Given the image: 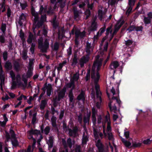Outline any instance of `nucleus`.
Returning a JSON list of instances; mask_svg holds the SVG:
<instances>
[{"instance_id":"nucleus-1","label":"nucleus","mask_w":152,"mask_h":152,"mask_svg":"<svg viewBox=\"0 0 152 152\" xmlns=\"http://www.w3.org/2000/svg\"><path fill=\"white\" fill-rule=\"evenodd\" d=\"M28 138L29 139H32L33 140V144L32 146V147L31 146L29 145L27 150H25L23 152H32L33 149L35 147V144L36 143V140L33 137L32 135H34L36 136V135L39 136L41 140L42 138V137L41 134H40L39 131L37 130H31L28 132Z\"/></svg>"},{"instance_id":"nucleus-2","label":"nucleus","mask_w":152,"mask_h":152,"mask_svg":"<svg viewBox=\"0 0 152 152\" xmlns=\"http://www.w3.org/2000/svg\"><path fill=\"white\" fill-rule=\"evenodd\" d=\"M108 98L109 100V107L111 111L115 113L117 111V107L115 105L116 102L117 103L119 106L121 103L118 96H108Z\"/></svg>"},{"instance_id":"nucleus-3","label":"nucleus","mask_w":152,"mask_h":152,"mask_svg":"<svg viewBox=\"0 0 152 152\" xmlns=\"http://www.w3.org/2000/svg\"><path fill=\"white\" fill-rule=\"evenodd\" d=\"M38 48L43 53L47 52V50L49 48V40L46 39L43 43L42 39H38Z\"/></svg>"},{"instance_id":"nucleus-4","label":"nucleus","mask_w":152,"mask_h":152,"mask_svg":"<svg viewBox=\"0 0 152 152\" xmlns=\"http://www.w3.org/2000/svg\"><path fill=\"white\" fill-rule=\"evenodd\" d=\"M105 122H107V132L108 135V139L110 140L113 141L114 137L112 133L111 132L112 129L110 126L111 121L109 113L107 114L105 117Z\"/></svg>"},{"instance_id":"nucleus-5","label":"nucleus","mask_w":152,"mask_h":152,"mask_svg":"<svg viewBox=\"0 0 152 152\" xmlns=\"http://www.w3.org/2000/svg\"><path fill=\"white\" fill-rule=\"evenodd\" d=\"M92 121L93 124V126L95 127V129L97 131L96 129V116L97 117V123L99 124L101 123L102 121V118L101 115H97V110L95 108H93L92 109Z\"/></svg>"},{"instance_id":"nucleus-6","label":"nucleus","mask_w":152,"mask_h":152,"mask_svg":"<svg viewBox=\"0 0 152 152\" xmlns=\"http://www.w3.org/2000/svg\"><path fill=\"white\" fill-rule=\"evenodd\" d=\"M42 92L40 95H44L46 91V95H51L53 94V89L52 85L50 83L47 84L46 83L44 85L43 87L42 88Z\"/></svg>"},{"instance_id":"nucleus-7","label":"nucleus","mask_w":152,"mask_h":152,"mask_svg":"<svg viewBox=\"0 0 152 152\" xmlns=\"http://www.w3.org/2000/svg\"><path fill=\"white\" fill-rule=\"evenodd\" d=\"M94 134L95 138L96 140V145L98 148L99 152H103V146L99 140H97L98 136V132L95 129V128L93 126Z\"/></svg>"},{"instance_id":"nucleus-8","label":"nucleus","mask_w":152,"mask_h":152,"mask_svg":"<svg viewBox=\"0 0 152 152\" xmlns=\"http://www.w3.org/2000/svg\"><path fill=\"white\" fill-rule=\"evenodd\" d=\"M99 79H98L93 80L95 86L96 94H95L94 91L93 90H92L91 95H102V93L100 90V86L98 84Z\"/></svg>"},{"instance_id":"nucleus-9","label":"nucleus","mask_w":152,"mask_h":152,"mask_svg":"<svg viewBox=\"0 0 152 152\" xmlns=\"http://www.w3.org/2000/svg\"><path fill=\"white\" fill-rule=\"evenodd\" d=\"M62 142L64 146L65 150V152H68L67 148L68 146L71 149V148L73 145H74L75 142L74 141H72L71 139L70 138L68 139L67 142H66L64 139H62Z\"/></svg>"},{"instance_id":"nucleus-10","label":"nucleus","mask_w":152,"mask_h":152,"mask_svg":"<svg viewBox=\"0 0 152 152\" xmlns=\"http://www.w3.org/2000/svg\"><path fill=\"white\" fill-rule=\"evenodd\" d=\"M92 98H94L93 100L94 101L96 107L99 108L101 105L102 101L101 96H92Z\"/></svg>"},{"instance_id":"nucleus-11","label":"nucleus","mask_w":152,"mask_h":152,"mask_svg":"<svg viewBox=\"0 0 152 152\" xmlns=\"http://www.w3.org/2000/svg\"><path fill=\"white\" fill-rule=\"evenodd\" d=\"M90 57L88 56H83L79 60V63L81 68L84 66V64L88 62L89 60Z\"/></svg>"},{"instance_id":"nucleus-12","label":"nucleus","mask_w":152,"mask_h":152,"mask_svg":"<svg viewBox=\"0 0 152 152\" xmlns=\"http://www.w3.org/2000/svg\"><path fill=\"white\" fill-rule=\"evenodd\" d=\"M136 0H129V7L126 10V12L128 14L130 13L132 11L133 7L134 6Z\"/></svg>"},{"instance_id":"nucleus-13","label":"nucleus","mask_w":152,"mask_h":152,"mask_svg":"<svg viewBox=\"0 0 152 152\" xmlns=\"http://www.w3.org/2000/svg\"><path fill=\"white\" fill-rule=\"evenodd\" d=\"M97 23L95 21H93L91 24V26L88 28V31L93 32L97 30Z\"/></svg>"},{"instance_id":"nucleus-14","label":"nucleus","mask_w":152,"mask_h":152,"mask_svg":"<svg viewBox=\"0 0 152 152\" xmlns=\"http://www.w3.org/2000/svg\"><path fill=\"white\" fill-rule=\"evenodd\" d=\"M96 67L95 66V64H93L91 71V77L93 80H95L96 78Z\"/></svg>"},{"instance_id":"nucleus-15","label":"nucleus","mask_w":152,"mask_h":152,"mask_svg":"<svg viewBox=\"0 0 152 152\" xmlns=\"http://www.w3.org/2000/svg\"><path fill=\"white\" fill-rule=\"evenodd\" d=\"M97 65L96 71V79H100V75L99 72V71L100 70V68L102 65L101 62L99 61L97 62Z\"/></svg>"},{"instance_id":"nucleus-16","label":"nucleus","mask_w":152,"mask_h":152,"mask_svg":"<svg viewBox=\"0 0 152 152\" xmlns=\"http://www.w3.org/2000/svg\"><path fill=\"white\" fill-rule=\"evenodd\" d=\"M85 31L81 32L80 30H77L75 31V34L77 38L80 37L81 38H83L85 37Z\"/></svg>"},{"instance_id":"nucleus-17","label":"nucleus","mask_w":152,"mask_h":152,"mask_svg":"<svg viewBox=\"0 0 152 152\" xmlns=\"http://www.w3.org/2000/svg\"><path fill=\"white\" fill-rule=\"evenodd\" d=\"M121 140L124 143L125 146L127 147H129L131 146V143L132 142V140L131 138L129 139V141H127L126 140L124 139L123 138L121 137Z\"/></svg>"},{"instance_id":"nucleus-18","label":"nucleus","mask_w":152,"mask_h":152,"mask_svg":"<svg viewBox=\"0 0 152 152\" xmlns=\"http://www.w3.org/2000/svg\"><path fill=\"white\" fill-rule=\"evenodd\" d=\"M77 127H75L73 129V130L69 129V134L70 136L75 137L77 136Z\"/></svg>"},{"instance_id":"nucleus-19","label":"nucleus","mask_w":152,"mask_h":152,"mask_svg":"<svg viewBox=\"0 0 152 152\" xmlns=\"http://www.w3.org/2000/svg\"><path fill=\"white\" fill-rule=\"evenodd\" d=\"M13 64L14 69L16 72H18L20 68L19 62L17 61H15L13 62Z\"/></svg>"},{"instance_id":"nucleus-20","label":"nucleus","mask_w":152,"mask_h":152,"mask_svg":"<svg viewBox=\"0 0 152 152\" xmlns=\"http://www.w3.org/2000/svg\"><path fill=\"white\" fill-rule=\"evenodd\" d=\"M10 132L12 134V138L11 140L13 146H16L18 145V143L16 139L15 138V136L13 135L14 132L12 130L10 131Z\"/></svg>"},{"instance_id":"nucleus-21","label":"nucleus","mask_w":152,"mask_h":152,"mask_svg":"<svg viewBox=\"0 0 152 152\" xmlns=\"http://www.w3.org/2000/svg\"><path fill=\"white\" fill-rule=\"evenodd\" d=\"M26 19V16L25 15L22 13L19 18V21H18V23L20 25H22L23 24V22Z\"/></svg>"},{"instance_id":"nucleus-22","label":"nucleus","mask_w":152,"mask_h":152,"mask_svg":"<svg viewBox=\"0 0 152 152\" xmlns=\"http://www.w3.org/2000/svg\"><path fill=\"white\" fill-rule=\"evenodd\" d=\"M113 119L114 121H117V122L115 123V124H120L121 122V118L118 117L116 114H114L113 116Z\"/></svg>"},{"instance_id":"nucleus-23","label":"nucleus","mask_w":152,"mask_h":152,"mask_svg":"<svg viewBox=\"0 0 152 152\" xmlns=\"http://www.w3.org/2000/svg\"><path fill=\"white\" fill-rule=\"evenodd\" d=\"M56 16H55L53 18L52 23V24L53 27L55 29H56L58 26L59 23L56 20Z\"/></svg>"},{"instance_id":"nucleus-24","label":"nucleus","mask_w":152,"mask_h":152,"mask_svg":"<svg viewBox=\"0 0 152 152\" xmlns=\"http://www.w3.org/2000/svg\"><path fill=\"white\" fill-rule=\"evenodd\" d=\"M110 68L111 69L113 70L114 68H117L119 66L118 62L116 61H113L110 65Z\"/></svg>"},{"instance_id":"nucleus-25","label":"nucleus","mask_w":152,"mask_h":152,"mask_svg":"<svg viewBox=\"0 0 152 152\" xmlns=\"http://www.w3.org/2000/svg\"><path fill=\"white\" fill-rule=\"evenodd\" d=\"M78 58L77 55L76 54H74L73 58L72 59V62L71 64V66H76L78 63Z\"/></svg>"},{"instance_id":"nucleus-26","label":"nucleus","mask_w":152,"mask_h":152,"mask_svg":"<svg viewBox=\"0 0 152 152\" xmlns=\"http://www.w3.org/2000/svg\"><path fill=\"white\" fill-rule=\"evenodd\" d=\"M34 39V36L33 34L31 32H29L28 38L27 41L28 44L32 43L33 40Z\"/></svg>"},{"instance_id":"nucleus-27","label":"nucleus","mask_w":152,"mask_h":152,"mask_svg":"<svg viewBox=\"0 0 152 152\" xmlns=\"http://www.w3.org/2000/svg\"><path fill=\"white\" fill-rule=\"evenodd\" d=\"M53 138L50 137H49L48 140L47 141V143L48 145L49 149L52 148L53 146Z\"/></svg>"},{"instance_id":"nucleus-28","label":"nucleus","mask_w":152,"mask_h":152,"mask_svg":"<svg viewBox=\"0 0 152 152\" xmlns=\"http://www.w3.org/2000/svg\"><path fill=\"white\" fill-rule=\"evenodd\" d=\"M119 30V29H118L117 27H116L115 26V29L113 33L112 32V33H111V35L110 36V39H109V41L110 42L111 41V40H112L113 38V37L114 35L116 34V33Z\"/></svg>"},{"instance_id":"nucleus-29","label":"nucleus","mask_w":152,"mask_h":152,"mask_svg":"<svg viewBox=\"0 0 152 152\" xmlns=\"http://www.w3.org/2000/svg\"><path fill=\"white\" fill-rule=\"evenodd\" d=\"M119 84H118L116 88V91L114 89L113 87L111 89L110 91L112 93L113 95H115V94H118V95H119Z\"/></svg>"},{"instance_id":"nucleus-30","label":"nucleus","mask_w":152,"mask_h":152,"mask_svg":"<svg viewBox=\"0 0 152 152\" xmlns=\"http://www.w3.org/2000/svg\"><path fill=\"white\" fill-rule=\"evenodd\" d=\"M15 78L17 80V83H18L19 85L24 86V85L23 83L21 82V77L19 74H17Z\"/></svg>"},{"instance_id":"nucleus-31","label":"nucleus","mask_w":152,"mask_h":152,"mask_svg":"<svg viewBox=\"0 0 152 152\" xmlns=\"http://www.w3.org/2000/svg\"><path fill=\"white\" fill-rule=\"evenodd\" d=\"M90 0H85V1L87 4L88 9H89L90 10H92L94 7V4L93 3L90 4Z\"/></svg>"},{"instance_id":"nucleus-32","label":"nucleus","mask_w":152,"mask_h":152,"mask_svg":"<svg viewBox=\"0 0 152 152\" xmlns=\"http://www.w3.org/2000/svg\"><path fill=\"white\" fill-rule=\"evenodd\" d=\"M4 67L7 70H10L12 69V65L10 62L7 61L5 64Z\"/></svg>"},{"instance_id":"nucleus-33","label":"nucleus","mask_w":152,"mask_h":152,"mask_svg":"<svg viewBox=\"0 0 152 152\" xmlns=\"http://www.w3.org/2000/svg\"><path fill=\"white\" fill-rule=\"evenodd\" d=\"M143 22L145 25H146L147 24H151V20L149 17H144Z\"/></svg>"},{"instance_id":"nucleus-34","label":"nucleus","mask_w":152,"mask_h":152,"mask_svg":"<svg viewBox=\"0 0 152 152\" xmlns=\"http://www.w3.org/2000/svg\"><path fill=\"white\" fill-rule=\"evenodd\" d=\"M88 137L87 136L85 135L84 134H83L82 140V144L83 145H85L86 143L88 141Z\"/></svg>"},{"instance_id":"nucleus-35","label":"nucleus","mask_w":152,"mask_h":152,"mask_svg":"<svg viewBox=\"0 0 152 152\" xmlns=\"http://www.w3.org/2000/svg\"><path fill=\"white\" fill-rule=\"evenodd\" d=\"M124 21L123 20L121 22V20H118L117 22V24L115 26L117 27L118 29H119L121 27L122 25L124 23Z\"/></svg>"},{"instance_id":"nucleus-36","label":"nucleus","mask_w":152,"mask_h":152,"mask_svg":"<svg viewBox=\"0 0 152 152\" xmlns=\"http://www.w3.org/2000/svg\"><path fill=\"white\" fill-rule=\"evenodd\" d=\"M85 15H86L85 18L86 20H87L88 18L91 15V12L89 9H87L85 11Z\"/></svg>"},{"instance_id":"nucleus-37","label":"nucleus","mask_w":152,"mask_h":152,"mask_svg":"<svg viewBox=\"0 0 152 152\" xmlns=\"http://www.w3.org/2000/svg\"><path fill=\"white\" fill-rule=\"evenodd\" d=\"M34 16V24H36L37 22L39 20V14L38 13L34 14L32 15Z\"/></svg>"},{"instance_id":"nucleus-38","label":"nucleus","mask_w":152,"mask_h":152,"mask_svg":"<svg viewBox=\"0 0 152 152\" xmlns=\"http://www.w3.org/2000/svg\"><path fill=\"white\" fill-rule=\"evenodd\" d=\"M152 141V139L151 138H147L144 139L142 142L143 144L148 145L151 143Z\"/></svg>"},{"instance_id":"nucleus-39","label":"nucleus","mask_w":152,"mask_h":152,"mask_svg":"<svg viewBox=\"0 0 152 152\" xmlns=\"http://www.w3.org/2000/svg\"><path fill=\"white\" fill-rule=\"evenodd\" d=\"M91 113L90 112L86 114V116H85L84 117V121L85 123H87L89 121L90 117V116Z\"/></svg>"},{"instance_id":"nucleus-40","label":"nucleus","mask_w":152,"mask_h":152,"mask_svg":"<svg viewBox=\"0 0 152 152\" xmlns=\"http://www.w3.org/2000/svg\"><path fill=\"white\" fill-rule=\"evenodd\" d=\"M47 103V101L46 100H42L40 104V108L41 109L44 108Z\"/></svg>"},{"instance_id":"nucleus-41","label":"nucleus","mask_w":152,"mask_h":152,"mask_svg":"<svg viewBox=\"0 0 152 152\" xmlns=\"http://www.w3.org/2000/svg\"><path fill=\"white\" fill-rule=\"evenodd\" d=\"M74 19L76 20L77 18H78L79 16V12L77 10H74Z\"/></svg>"},{"instance_id":"nucleus-42","label":"nucleus","mask_w":152,"mask_h":152,"mask_svg":"<svg viewBox=\"0 0 152 152\" xmlns=\"http://www.w3.org/2000/svg\"><path fill=\"white\" fill-rule=\"evenodd\" d=\"M33 75L32 71L31 70L29 69L26 73V76L27 78H30Z\"/></svg>"},{"instance_id":"nucleus-43","label":"nucleus","mask_w":152,"mask_h":152,"mask_svg":"<svg viewBox=\"0 0 152 152\" xmlns=\"http://www.w3.org/2000/svg\"><path fill=\"white\" fill-rule=\"evenodd\" d=\"M129 32H130L132 31H135V26L134 25H131L127 29Z\"/></svg>"},{"instance_id":"nucleus-44","label":"nucleus","mask_w":152,"mask_h":152,"mask_svg":"<svg viewBox=\"0 0 152 152\" xmlns=\"http://www.w3.org/2000/svg\"><path fill=\"white\" fill-rule=\"evenodd\" d=\"M112 27L110 26L107 28L106 30V35L107 36H108L109 33H112Z\"/></svg>"},{"instance_id":"nucleus-45","label":"nucleus","mask_w":152,"mask_h":152,"mask_svg":"<svg viewBox=\"0 0 152 152\" xmlns=\"http://www.w3.org/2000/svg\"><path fill=\"white\" fill-rule=\"evenodd\" d=\"M53 11L52 8L50 7L48 8V10L47 11V13L48 15H52L53 14Z\"/></svg>"},{"instance_id":"nucleus-46","label":"nucleus","mask_w":152,"mask_h":152,"mask_svg":"<svg viewBox=\"0 0 152 152\" xmlns=\"http://www.w3.org/2000/svg\"><path fill=\"white\" fill-rule=\"evenodd\" d=\"M20 5L22 10H25V8L28 6L26 2H25L24 3H20Z\"/></svg>"},{"instance_id":"nucleus-47","label":"nucleus","mask_w":152,"mask_h":152,"mask_svg":"<svg viewBox=\"0 0 152 152\" xmlns=\"http://www.w3.org/2000/svg\"><path fill=\"white\" fill-rule=\"evenodd\" d=\"M59 48V44L58 42H56L54 45L53 50L55 51H57Z\"/></svg>"},{"instance_id":"nucleus-48","label":"nucleus","mask_w":152,"mask_h":152,"mask_svg":"<svg viewBox=\"0 0 152 152\" xmlns=\"http://www.w3.org/2000/svg\"><path fill=\"white\" fill-rule=\"evenodd\" d=\"M13 81L12 83V85L11 86V89H15L16 88L17 86V82L15 81L14 80H12Z\"/></svg>"},{"instance_id":"nucleus-49","label":"nucleus","mask_w":152,"mask_h":152,"mask_svg":"<svg viewBox=\"0 0 152 152\" xmlns=\"http://www.w3.org/2000/svg\"><path fill=\"white\" fill-rule=\"evenodd\" d=\"M10 97H9L8 96H3L2 97V99L3 100L5 101L8 100L10 98H13L15 97V96H10Z\"/></svg>"},{"instance_id":"nucleus-50","label":"nucleus","mask_w":152,"mask_h":152,"mask_svg":"<svg viewBox=\"0 0 152 152\" xmlns=\"http://www.w3.org/2000/svg\"><path fill=\"white\" fill-rule=\"evenodd\" d=\"M74 83L75 82L74 80H71L70 83H69L66 84V87L67 88H71L72 87V86L74 85Z\"/></svg>"},{"instance_id":"nucleus-51","label":"nucleus","mask_w":152,"mask_h":152,"mask_svg":"<svg viewBox=\"0 0 152 152\" xmlns=\"http://www.w3.org/2000/svg\"><path fill=\"white\" fill-rule=\"evenodd\" d=\"M3 59L5 61H6L8 58V53L7 51H4L3 54Z\"/></svg>"},{"instance_id":"nucleus-52","label":"nucleus","mask_w":152,"mask_h":152,"mask_svg":"<svg viewBox=\"0 0 152 152\" xmlns=\"http://www.w3.org/2000/svg\"><path fill=\"white\" fill-rule=\"evenodd\" d=\"M46 14L42 15L41 16L40 20L43 22V23L46 21Z\"/></svg>"},{"instance_id":"nucleus-53","label":"nucleus","mask_w":152,"mask_h":152,"mask_svg":"<svg viewBox=\"0 0 152 152\" xmlns=\"http://www.w3.org/2000/svg\"><path fill=\"white\" fill-rule=\"evenodd\" d=\"M66 0H65L61 1V2H58L60 5V7L61 9L63 8L65 6Z\"/></svg>"},{"instance_id":"nucleus-54","label":"nucleus","mask_w":152,"mask_h":152,"mask_svg":"<svg viewBox=\"0 0 152 152\" xmlns=\"http://www.w3.org/2000/svg\"><path fill=\"white\" fill-rule=\"evenodd\" d=\"M10 75L12 80H15V74L13 71L11 70L10 72Z\"/></svg>"},{"instance_id":"nucleus-55","label":"nucleus","mask_w":152,"mask_h":152,"mask_svg":"<svg viewBox=\"0 0 152 152\" xmlns=\"http://www.w3.org/2000/svg\"><path fill=\"white\" fill-rule=\"evenodd\" d=\"M36 23V26L38 28H39L42 26L44 23L40 20H39Z\"/></svg>"},{"instance_id":"nucleus-56","label":"nucleus","mask_w":152,"mask_h":152,"mask_svg":"<svg viewBox=\"0 0 152 152\" xmlns=\"http://www.w3.org/2000/svg\"><path fill=\"white\" fill-rule=\"evenodd\" d=\"M56 118L55 117L53 116L51 118V121L52 126H56Z\"/></svg>"},{"instance_id":"nucleus-57","label":"nucleus","mask_w":152,"mask_h":152,"mask_svg":"<svg viewBox=\"0 0 152 152\" xmlns=\"http://www.w3.org/2000/svg\"><path fill=\"white\" fill-rule=\"evenodd\" d=\"M143 28V27L142 26H135V31H142Z\"/></svg>"},{"instance_id":"nucleus-58","label":"nucleus","mask_w":152,"mask_h":152,"mask_svg":"<svg viewBox=\"0 0 152 152\" xmlns=\"http://www.w3.org/2000/svg\"><path fill=\"white\" fill-rule=\"evenodd\" d=\"M1 29L3 33L5 32L6 29V25L2 23L1 26Z\"/></svg>"},{"instance_id":"nucleus-59","label":"nucleus","mask_w":152,"mask_h":152,"mask_svg":"<svg viewBox=\"0 0 152 152\" xmlns=\"http://www.w3.org/2000/svg\"><path fill=\"white\" fill-rule=\"evenodd\" d=\"M124 136L126 139H129V131H126L125 130H124Z\"/></svg>"},{"instance_id":"nucleus-60","label":"nucleus","mask_w":152,"mask_h":152,"mask_svg":"<svg viewBox=\"0 0 152 152\" xmlns=\"http://www.w3.org/2000/svg\"><path fill=\"white\" fill-rule=\"evenodd\" d=\"M126 45L127 46L131 45L133 43V42L131 40L129 39L125 41Z\"/></svg>"},{"instance_id":"nucleus-61","label":"nucleus","mask_w":152,"mask_h":152,"mask_svg":"<svg viewBox=\"0 0 152 152\" xmlns=\"http://www.w3.org/2000/svg\"><path fill=\"white\" fill-rule=\"evenodd\" d=\"M31 12L32 15L38 13L35 12L34 7L32 6L31 7Z\"/></svg>"},{"instance_id":"nucleus-62","label":"nucleus","mask_w":152,"mask_h":152,"mask_svg":"<svg viewBox=\"0 0 152 152\" xmlns=\"http://www.w3.org/2000/svg\"><path fill=\"white\" fill-rule=\"evenodd\" d=\"M11 10L9 7L7 9V15L8 18H9L11 16Z\"/></svg>"},{"instance_id":"nucleus-63","label":"nucleus","mask_w":152,"mask_h":152,"mask_svg":"<svg viewBox=\"0 0 152 152\" xmlns=\"http://www.w3.org/2000/svg\"><path fill=\"white\" fill-rule=\"evenodd\" d=\"M5 42V38L3 35L0 36V42L2 43H4Z\"/></svg>"},{"instance_id":"nucleus-64","label":"nucleus","mask_w":152,"mask_h":152,"mask_svg":"<svg viewBox=\"0 0 152 152\" xmlns=\"http://www.w3.org/2000/svg\"><path fill=\"white\" fill-rule=\"evenodd\" d=\"M48 31L45 27H44L42 30V34L45 36H47Z\"/></svg>"}]
</instances>
